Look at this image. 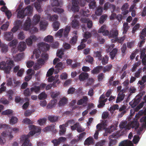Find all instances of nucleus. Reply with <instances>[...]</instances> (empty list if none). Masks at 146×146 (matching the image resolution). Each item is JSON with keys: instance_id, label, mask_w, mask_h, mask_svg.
Instances as JSON below:
<instances>
[{"instance_id": "obj_1", "label": "nucleus", "mask_w": 146, "mask_h": 146, "mask_svg": "<svg viewBox=\"0 0 146 146\" xmlns=\"http://www.w3.org/2000/svg\"><path fill=\"white\" fill-rule=\"evenodd\" d=\"M139 123L137 121V119H135L134 118L133 120L132 121L129 122L128 123V127L127 128L128 130H129L131 128H134L135 130L139 127Z\"/></svg>"}, {"instance_id": "obj_2", "label": "nucleus", "mask_w": 146, "mask_h": 146, "mask_svg": "<svg viewBox=\"0 0 146 146\" xmlns=\"http://www.w3.org/2000/svg\"><path fill=\"white\" fill-rule=\"evenodd\" d=\"M38 46L39 50L43 52L48 50L50 47L48 44L43 42L39 43Z\"/></svg>"}, {"instance_id": "obj_3", "label": "nucleus", "mask_w": 146, "mask_h": 146, "mask_svg": "<svg viewBox=\"0 0 146 146\" xmlns=\"http://www.w3.org/2000/svg\"><path fill=\"white\" fill-rule=\"evenodd\" d=\"M66 137H60L58 139H54L51 141V142L54 144V146H58L61 143L64 142L66 140Z\"/></svg>"}, {"instance_id": "obj_4", "label": "nucleus", "mask_w": 146, "mask_h": 146, "mask_svg": "<svg viewBox=\"0 0 146 146\" xmlns=\"http://www.w3.org/2000/svg\"><path fill=\"white\" fill-rule=\"evenodd\" d=\"M31 19L29 17H27L23 25V29L25 31L29 30L31 27Z\"/></svg>"}, {"instance_id": "obj_5", "label": "nucleus", "mask_w": 146, "mask_h": 146, "mask_svg": "<svg viewBox=\"0 0 146 146\" xmlns=\"http://www.w3.org/2000/svg\"><path fill=\"white\" fill-rule=\"evenodd\" d=\"M36 40V37L35 35H32L27 39L26 41L28 46H31L32 45L33 42L35 41Z\"/></svg>"}, {"instance_id": "obj_6", "label": "nucleus", "mask_w": 146, "mask_h": 146, "mask_svg": "<svg viewBox=\"0 0 146 146\" xmlns=\"http://www.w3.org/2000/svg\"><path fill=\"white\" fill-rule=\"evenodd\" d=\"M106 26L105 25H104L101 27L98 31V33H102L103 35L104 36L108 35L109 34V31L106 30Z\"/></svg>"}, {"instance_id": "obj_7", "label": "nucleus", "mask_w": 146, "mask_h": 146, "mask_svg": "<svg viewBox=\"0 0 146 146\" xmlns=\"http://www.w3.org/2000/svg\"><path fill=\"white\" fill-rule=\"evenodd\" d=\"M27 15L23 9H20L19 10L17 14V17L19 19H23Z\"/></svg>"}, {"instance_id": "obj_8", "label": "nucleus", "mask_w": 146, "mask_h": 146, "mask_svg": "<svg viewBox=\"0 0 146 146\" xmlns=\"http://www.w3.org/2000/svg\"><path fill=\"white\" fill-rule=\"evenodd\" d=\"M88 77V73L83 72L79 76L78 79L80 81H82L87 79Z\"/></svg>"}, {"instance_id": "obj_9", "label": "nucleus", "mask_w": 146, "mask_h": 146, "mask_svg": "<svg viewBox=\"0 0 146 146\" xmlns=\"http://www.w3.org/2000/svg\"><path fill=\"white\" fill-rule=\"evenodd\" d=\"M133 144L131 141L125 140L121 141L119 146H133Z\"/></svg>"}, {"instance_id": "obj_10", "label": "nucleus", "mask_w": 146, "mask_h": 146, "mask_svg": "<svg viewBox=\"0 0 146 146\" xmlns=\"http://www.w3.org/2000/svg\"><path fill=\"white\" fill-rule=\"evenodd\" d=\"M13 34L11 32H6L5 33V38L7 40L11 41L13 39Z\"/></svg>"}, {"instance_id": "obj_11", "label": "nucleus", "mask_w": 146, "mask_h": 146, "mask_svg": "<svg viewBox=\"0 0 146 146\" xmlns=\"http://www.w3.org/2000/svg\"><path fill=\"white\" fill-rule=\"evenodd\" d=\"M103 68V66H98L95 67L92 70L91 72L93 74H97L101 71Z\"/></svg>"}, {"instance_id": "obj_12", "label": "nucleus", "mask_w": 146, "mask_h": 146, "mask_svg": "<svg viewBox=\"0 0 146 146\" xmlns=\"http://www.w3.org/2000/svg\"><path fill=\"white\" fill-rule=\"evenodd\" d=\"M94 143V140L93 138L91 136L87 138L85 141L84 144L85 145H89Z\"/></svg>"}, {"instance_id": "obj_13", "label": "nucleus", "mask_w": 146, "mask_h": 146, "mask_svg": "<svg viewBox=\"0 0 146 146\" xmlns=\"http://www.w3.org/2000/svg\"><path fill=\"white\" fill-rule=\"evenodd\" d=\"M145 51L144 50L141 52L140 57L142 60V64L144 65H146V54H145Z\"/></svg>"}, {"instance_id": "obj_14", "label": "nucleus", "mask_w": 146, "mask_h": 146, "mask_svg": "<svg viewBox=\"0 0 146 146\" xmlns=\"http://www.w3.org/2000/svg\"><path fill=\"white\" fill-rule=\"evenodd\" d=\"M146 82V76H143L141 80L139 81L138 84L141 86V88H144L145 87V85L144 83Z\"/></svg>"}, {"instance_id": "obj_15", "label": "nucleus", "mask_w": 146, "mask_h": 146, "mask_svg": "<svg viewBox=\"0 0 146 146\" xmlns=\"http://www.w3.org/2000/svg\"><path fill=\"white\" fill-rule=\"evenodd\" d=\"M30 130H33L35 133H39L41 131V129L40 127H38L34 125H31L29 126Z\"/></svg>"}, {"instance_id": "obj_16", "label": "nucleus", "mask_w": 146, "mask_h": 146, "mask_svg": "<svg viewBox=\"0 0 146 146\" xmlns=\"http://www.w3.org/2000/svg\"><path fill=\"white\" fill-rule=\"evenodd\" d=\"M26 47V43L24 42H20L19 43L17 47L18 49L21 51H22L25 50Z\"/></svg>"}, {"instance_id": "obj_17", "label": "nucleus", "mask_w": 146, "mask_h": 146, "mask_svg": "<svg viewBox=\"0 0 146 146\" xmlns=\"http://www.w3.org/2000/svg\"><path fill=\"white\" fill-rule=\"evenodd\" d=\"M125 38V35L123 36L122 37H121L118 38L117 37H115V39L112 40V42H117L122 44Z\"/></svg>"}, {"instance_id": "obj_18", "label": "nucleus", "mask_w": 146, "mask_h": 146, "mask_svg": "<svg viewBox=\"0 0 146 146\" xmlns=\"http://www.w3.org/2000/svg\"><path fill=\"white\" fill-rule=\"evenodd\" d=\"M88 101V98L86 96H84L82 98L78 100L77 102V104L81 105L83 104H86Z\"/></svg>"}, {"instance_id": "obj_19", "label": "nucleus", "mask_w": 146, "mask_h": 146, "mask_svg": "<svg viewBox=\"0 0 146 146\" xmlns=\"http://www.w3.org/2000/svg\"><path fill=\"white\" fill-rule=\"evenodd\" d=\"M47 18L50 21H56L58 18V15L54 14L51 15L50 14H49Z\"/></svg>"}, {"instance_id": "obj_20", "label": "nucleus", "mask_w": 146, "mask_h": 146, "mask_svg": "<svg viewBox=\"0 0 146 146\" xmlns=\"http://www.w3.org/2000/svg\"><path fill=\"white\" fill-rule=\"evenodd\" d=\"M40 16L37 14L35 15L33 17V24L36 25L38 23L40 20Z\"/></svg>"}, {"instance_id": "obj_21", "label": "nucleus", "mask_w": 146, "mask_h": 146, "mask_svg": "<svg viewBox=\"0 0 146 146\" xmlns=\"http://www.w3.org/2000/svg\"><path fill=\"white\" fill-rule=\"evenodd\" d=\"M36 133H35V131H33V130L31 131H30L28 134L27 135H22L21 138V142H23V141L22 139V138L23 137H25L26 138H27V140L29 141H30V140L29 139V138L30 137V136H32L33 135H34Z\"/></svg>"}, {"instance_id": "obj_22", "label": "nucleus", "mask_w": 146, "mask_h": 146, "mask_svg": "<svg viewBox=\"0 0 146 146\" xmlns=\"http://www.w3.org/2000/svg\"><path fill=\"white\" fill-rule=\"evenodd\" d=\"M27 138L25 137L22 138V140L23 141L21 146H32V144L31 143H29V141L27 140Z\"/></svg>"}, {"instance_id": "obj_23", "label": "nucleus", "mask_w": 146, "mask_h": 146, "mask_svg": "<svg viewBox=\"0 0 146 146\" xmlns=\"http://www.w3.org/2000/svg\"><path fill=\"white\" fill-rule=\"evenodd\" d=\"M80 24L79 22L76 19H74L71 22V26L72 28L75 29L78 28Z\"/></svg>"}, {"instance_id": "obj_24", "label": "nucleus", "mask_w": 146, "mask_h": 146, "mask_svg": "<svg viewBox=\"0 0 146 146\" xmlns=\"http://www.w3.org/2000/svg\"><path fill=\"white\" fill-rule=\"evenodd\" d=\"M48 25V23L47 22L41 21L40 23V30L43 31L45 30Z\"/></svg>"}, {"instance_id": "obj_25", "label": "nucleus", "mask_w": 146, "mask_h": 146, "mask_svg": "<svg viewBox=\"0 0 146 146\" xmlns=\"http://www.w3.org/2000/svg\"><path fill=\"white\" fill-rule=\"evenodd\" d=\"M125 96V95H122L118 93L116 99V103H118L123 101L124 100Z\"/></svg>"}, {"instance_id": "obj_26", "label": "nucleus", "mask_w": 146, "mask_h": 146, "mask_svg": "<svg viewBox=\"0 0 146 146\" xmlns=\"http://www.w3.org/2000/svg\"><path fill=\"white\" fill-rule=\"evenodd\" d=\"M90 11L88 10H86L85 9H81L80 12V15L82 16L88 17Z\"/></svg>"}, {"instance_id": "obj_27", "label": "nucleus", "mask_w": 146, "mask_h": 146, "mask_svg": "<svg viewBox=\"0 0 146 146\" xmlns=\"http://www.w3.org/2000/svg\"><path fill=\"white\" fill-rule=\"evenodd\" d=\"M117 52V49L116 48H114L112 49L110 53V56L112 60L114 59L116 54Z\"/></svg>"}, {"instance_id": "obj_28", "label": "nucleus", "mask_w": 146, "mask_h": 146, "mask_svg": "<svg viewBox=\"0 0 146 146\" xmlns=\"http://www.w3.org/2000/svg\"><path fill=\"white\" fill-rule=\"evenodd\" d=\"M48 120L51 122H54L57 121L58 117L54 115H49L48 117Z\"/></svg>"}, {"instance_id": "obj_29", "label": "nucleus", "mask_w": 146, "mask_h": 146, "mask_svg": "<svg viewBox=\"0 0 146 146\" xmlns=\"http://www.w3.org/2000/svg\"><path fill=\"white\" fill-rule=\"evenodd\" d=\"M40 90V86H35L31 88L30 90L31 92H34L36 93H37L39 92Z\"/></svg>"}, {"instance_id": "obj_30", "label": "nucleus", "mask_w": 146, "mask_h": 146, "mask_svg": "<svg viewBox=\"0 0 146 146\" xmlns=\"http://www.w3.org/2000/svg\"><path fill=\"white\" fill-rule=\"evenodd\" d=\"M0 47L1 48V51L3 53H5L8 50V46L5 44H1L0 45Z\"/></svg>"}, {"instance_id": "obj_31", "label": "nucleus", "mask_w": 146, "mask_h": 146, "mask_svg": "<svg viewBox=\"0 0 146 146\" xmlns=\"http://www.w3.org/2000/svg\"><path fill=\"white\" fill-rule=\"evenodd\" d=\"M79 2L78 0H72V8H75L76 11H78V4Z\"/></svg>"}, {"instance_id": "obj_32", "label": "nucleus", "mask_w": 146, "mask_h": 146, "mask_svg": "<svg viewBox=\"0 0 146 146\" xmlns=\"http://www.w3.org/2000/svg\"><path fill=\"white\" fill-rule=\"evenodd\" d=\"M118 33L117 30L111 31L108 35L110 37L114 38L118 36Z\"/></svg>"}, {"instance_id": "obj_33", "label": "nucleus", "mask_w": 146, "mask_h": 146, "mask_svg": "<svg viewBox=\"0 0 146 146\" xmlns=\"http://www.w3.org/2000/svg\"><path fill=\"white\" fill-rule=\"evenodd\" d=\"M60 23L58 21H56L53 22L52 24L54 30L57 31L59 28Z\"/></svg>"}, {"instance_id": "obj_34", "label": "nucleus", "mask_w": 146, "mask_h": 146, "mask_svg": "<svg viewBox=\"0 0 146 146\" xmlns=\"http://www.w3.org/2000/svg\"><path fill=\"white\" fill-rule=\"evenodd\" d=\"M109 60V56L107 55H105L102 58V63L103 65H105L107 64Z\"/></svg>"}, {"instance_id": "obj_35", "label": "nucleus", "mask_w": 146, "mask_h": 146, "mask_svg": "<svg viewBox=\"0 0 146 146\" xmlns=\"http://www.w3.org/2000/svg\"><path fill=\"white\" fill-rule=\"evenodd\" d=\"M70 30V26L66 27L64 29L63 33V35L64 37H67L68 34Z\"/></svg>"}, {"instance_id": "obj_36", "label": "nucleus", "mask_w": 146, "mask_h": 146, "mask_svg": "<svg viewBox=\"0 0 146 146\" xmlns=\"http://www.w3.org/2000/svg\"><path fill=\"white\" fill-rule=\"evenodd\" d=\"M107 17V15L106 14H104L102 15L99 19V22L100 23L102 24L104 23L106 20Z\"/></svg>"}, {"instance_id": "obj_37", "label": "nucleus", "mask_w": 146, "mask_h": 146, "mask_svg": "<svg viewBox=\"0 0 146 146\" xmlns=\"http://www.w3.org/2000/svg\"><path fill=\"white\" fill-rule=\"evenodd\" d=\"M112 66L111 64H110L107 65L106 66L103 67V72L104 73L107 72H109L112 68Z\"/></svg>"}, {"instance_id": "obj_38", "label": "nucleus", "mask_w": 146, "mask_h": 146, "mask_svg": "<svg viewBox=\"0 0 146 146\" xmlns=\"http://www.w3.org/2000/svg\"><path fill=\"white\" fill-rule=\"evenodd\" d=\"M94 53L96 55L95 57L98 58L99 60L100 61L102 60V55L101 51H94Z\"/></svg>"}, {"instance_id": "obj_39", "label": "nucleus", "mask_w": 146, "mask_h": 146, "mask_svg": "<svg viewBox=\"0 0 146 146\" xmlns=\"http://www.w3.org/2000/svg\"><path fill=\"white\" fill-rule=\"evenodd\" d=\"M32 92L29 88H27L24 91L23 93L25 96L29 97L31 95Z\"/></svg>"}, {"instance_id": "obj_40", "label": "nucleus", "mask_w": 146, "mask_h": 146, "mask_svg": "<svg viewBox=\"0 0 146 146\" xmlns=\"http://www.w3.org/2000/svg\"><path fill=\"white\" fill-rule=\"evenodd\" d=\"M24 56V54L23 53L19 54L17 55L15 57V60L17 61L21 60L23 58Z\"/></svg>"}, {"instance_id": "obj_41", "label": "nucleus", "mask_w": 146, "mask_h": 146, "mask_svg": "<svg viewBox=\"0 0 146 146\" xmlns=\"http://www.w3.org/2000/svg\"><path fill=\"white\" fill-rule=\"evenodd\" d=\"M103 7H98L95 11L96 14L97 16L101 15L103 12Z\"/></svg>"}, {"instance_id": "obj_42", "label": "nucleus", "mask_w": 146, "mask_h": 146, "mask_svg": "<svg viewBox=\"0 0 146 146\" xmlns=\"http://www.w3.org/2000/svg\"><path fill=\"white\" fill-rule=\"evenodd\" d=\"M125 121H123L121 122L119 125V127L121 129H128V124Z\"/></svg>"}, {"instance_id": "obj_43", "label": "nucleus", "mask_w": 146, "mask_h": 146, "mask_svg": "<svg viewBox=\"0 0 146 146\" xmlns=\"http://www.w3.org/2000/svg\"><path fill=\"white\" fill-rule=\"evenodd\" d=\"M44 40L46 42H51L53 41V37L52 36L48 35L44 38Z\"/></svg>"}, {"instance_id": "obj_44", "label": "nucleus", "mask_w": 146, "mask_h": 146, "mask_svg": "<svg viewBox=\"0 0 146 146\" xmlns=\"http://www.w3.org/2000/svg\"><path fill=\"white\" fill-rule=\"evenodd\" d=\"M52 10L54 12L59 14L62 13L64 11L62 9L56 7H54Z\"/></svg>"}, {"instance_id": "obj_45", "label": "nucleus", "mask_w": 146, "mask_h": 146, "mask_svg": "<svg viewBox=\"0 0 146 146\" xmlns=\"http://www.w3.org/2000/svg\"><path fill=\"white\" fill-rule=\"evenodd\" d=\"M78 36L76 35H74L72 37L71 39L70 42L72 45L75 44L77 41Z\"/></svg>"}, {"instance_id": "obj_46", "label": "nucleus", "mask_w": 146, "mask_h": 146, "mask_svg": "<svg viewBox=\"0 0 146 146\" xmlns=\"http://www.w3.org/2000/svg\"><path fill=\"white\" fill-rule=\"evenodd\" d=\"M94 60L93 58L89 55L87 56L85 59L86 62L91 64L92 63Z\"/></svg>"}, {"instance_id": "obj_47", "label": "nucleus", "mask_w": 146, "mask_h": 146, "mask_svg": "<svg viewBox=\"0 0 146 146\" xmlns=\"http://www.w3.org/2000/svg\"><path fill=\"white\" fill-rule=\"evenodd\" d=\"M51 5L52 7H58L59 6V3L58 0H51Z\"/></svg>"}, {"instance_id": "obj_48", "label": "nucleus", "mask_w": 146, "mask_h": 146, "mask_svg": "<svg viewBox=\"0 0 146 146\" xmlns=\"http://www.w3.org/2000/svg\"><path fill=\"white\" fill-rule=\"evenodd\" d=\"M54 71V68H51L49 69L47 72L46 76L47 77H50L52 76Z\"/></svg>"}, {"instance_id": "obj_49", "label": "nucleus", "mask_w": 146, "mask_h": 146, "mask_svg": "<svg viewBox=\"0 0 146 146\" xmlns=\"http://www.w3.org/2000/svg\"><path fill=\"white\" fill-rule=\"evenodd\" d=\"M64 31L63 29H60L56 34L55 36L56 37H58L60 38L62 36L63 33Z\"/></svg>"}, {"instance_id": "obj_50", "label": "nucleus", "mask_w": 146, "mask_h": 146, "mask_svg": "<svg viewBox=\"0 0 146 146\" xmlns=\"http://www.w3.org/2000/svg\"><path fill=\"white\" fill-rule=\"evenodd\" d=\"M67 101V100L65 98H63L60 100L59 102V105L62 106L66 104Z\"/></svg>"}, {"instance_id": "obj_51", "label": "nucleus", "mask_w": 146, "mask_h": 146, "mask_svg": "<svg viewBox=\"0 0 146 146\" xmlns=\"http://www.w3.org/2000/svg\"><path fill=\"white\" fill-rule=\"evenodd\" d=\"M23 122L24 123L28 124H32L33 123V121H31L28 118H26L23 119Z\"/></svg>"}, {"instance_id": "obj_52", "label": "nucleus", "mask_w": 146, "mask_h": 146, "mask_svg": "<svg viewBox=\"0 0 146 146\" xmlns=\"http://www.w3.org/2000/svg\"><path fill=\"white\" fill-rule=\"evenodd\" d=\"M47 95L45 93L42 92L38 96V98L39 100H41L42 99H46L47 97Z\"/></svg>"}, {"instance_id": "obj_53", "label": "nucleus", "mask_w": 146, "mask_h": 146, "mask_svg": "<svg viewBox=\"0 0 146 146\" xmlns=\"http://www.w3.org/2000/svg\"><path fill=\"white\" fill-rule=\"evenodd\" d=\"M23 9L25 11L26 14H27V15L31 12L32 9V7L31 6L29 5L27 6L25 9Z\"/></svg>"}, {"instance_id": "obj_54", "label": "nucleus", "mask_w": 146, "mask_h": 146, "mask_svg": "<svg viewBox=\"0 0 146 146\" xmlns=\"http://www.w3.org/2000/svg\"><path fill=\"white\" fill-rule=\"evenodd\" d=\"M54 129V127L52 126H47L44 128L43 130L44 132L49 131H52Z\"/></svg>"}, {"instance_id": "obj_55", "label": "nucleus", "mask_w": 146, "mask_h": 146, "mask_svg": "<svg viewBox=\"0 0 146 146\" xmlns=\"http://www.w3.org/2000/svg\"><path fill=\"white\" fill-rule=\"evenodd\" d=\"M17 40H12L11 42L9 43V45L11 47H15L17 44Z\"/></svg>"}, {"instance_id": "obj_56", "label": "nucleus", "mask_w": 146, "mask_h": 146, "mask_svg": "<svg viewBox=\"0 0 146 146\" xmlns=\"http://www.w3.org/2000/svg\"><path fill=\"white\" fill-rule=\"evenodd\" d=\"M90 3L89 4V7L90 9H94L96 7V2L93 1V2H88Z\"/></svg>"}, {"instance_id": "obj_57", "label": "nucleus", "mask_w": 146, "mask_h": 146, "mask_svg": "<svg viewBox=\"0 0 146 146\" xmlns=\"http://www.w3.org/2000/svg\"><path fill=\"white\" fill-rule=\"evenodd\" d=\"M11 66L7 65V66H6L3 70L6 73L9 74L10 73V71L11 70Z\"/></svg>"}, {"instance_id": "obj_58", "label": "nucleus", "mask_w": 146, "mask_h": 146, "mask_svg": "<svg viewBox=\"0 0 146 146\" xmlns=\"http://www.w3.org/2000/svg\"><path fill=\"white\" fill-rule=\"evenodd\" d=\"M7 94L8 96V100H11L12 99V96L13 94V91L11 90H9L7 92Z\"/></svg>"}, {"instance_id": "obj_59", "label": "nucleus", "mask_w": 146, "mask_h": 146, "mask_svg": "<svg viewBox=\"0 0 146 146\" xmlns=\"http://www.w3.org/2000/svg\"><path fill=\"white\" fill-rule=\"evenodd\" d=\"M141 64V62H138L135 63L133 67L132 71V72L135 71L137 67L140 65Z\"/></svg>"}, {"instance_id": "obj_60", "label": "nucleus", "mask_w": 146, "mask_h": 146, "mask_svg": "<svg viewBox=\"0 0 146 146\" xmlns=\"http://www.w3.org/2000/svg\"><path fill=\"white\" fill-rule=\"evenodd\" d=\"M109 143L108 146H113L115 145L117 141L115 139H110Z\"/></svg>"}, {"instance_id": "obj_61", "label": "nucleus", "mask_w": 146, "mask_h": 146, "mask_svg": "<svg viewBox=\"0 0 146 146\" xmlns=\"http://www.w3.org/2000/svg\"><path fill=\"white\" fill-rule=\"evenodd\" d=\"M53 82L52 84H51V85H52V86L55 87L58 85L60 83V82L59 81V79H56Z\"/></svg>"}, {"instance_id": "obj_62", "label": "nucleus", "mask_w": 146, "mask_h": 146, "mask_svg": "<svg viewBox=\"0 0 146 146\" xmlns=\"http://www.w3.org/2000/svg\"><path fill=\"white\" fill-rule=\"evenodd\" d=\"M79 124V123L78 122H77L74 123L73 125L71 126L70 128L71 129L72 131L76 130L77 129Z\"/></svg>"}, {"instance_id": "obj_63", "label": "nucleus", "mask_w": 146, "mask_h": 146, "mask_svg": "<svg viewBox=\"0 0 146 146\" xmlns=\"http://www.w3.org/2000/svg\"><path fill=\"white\" fill-rule=\"evenodd\" d=\"M17 118L14 116H13L11 118L10 121L11 124H13L16 123L17 121Z\"/></svg>"}, {"instance_id": "obj_64", "label": "nucleus", "mask_w": 146, "mask_h": 146, "mask_svg": "<svg viewBox=\"0 0 146 146\" xmlns=\"http://www.w3.org/2000/svg\"><path fill=\"white\" fill-rule=\"evenodd\" d=\"M97 77L98 80L99 81H101L104 78V74L103 73H101L98 75Z\"/></svg>"}]
</instances>
